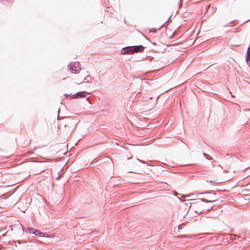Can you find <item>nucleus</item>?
<instances>
[{"label": "nucleus", "instance_id": "obj_1", "mask_svg": "<svg viewBox=\"0 0 250 250\" xmlns=\"http://www.w3.org/2000/svg\"><path fill=\"white\" fill-rule=\"evenodd\" d=\"M214 168L206 179L208 182L213 184H218L226 182L228 178L225 176L224 173H228L229 171H222V167L220 165L216 166Z\"/></svg>", "mask_w": 250, "mask_h": 250}, {"label": "nucleus", "instance_id": "obj_2", "mask_svg": "<svg viewBox=\"0 0 250 250\" xmlns=\"http://www.w3.org/2000/svg\"><path fill=\"white\" fill-rule=\"evenodd\" d=\"M69 67L72 73H73L76 74L79 73V71L81 70L80 64L77 62L71 63Z\"/></svg>", "mask_w": 250, "mask_h": 250}, {"label": "nucleus", "instance_id": "obj_3", "mask_svg": "<svg viewBox=\"0 0 250 250\" xmlns=\"http://www.w3.org/2000/svg\"><path fill=\"white\" fill-rule=\"evenodd\" d=\"M73 125V122L72 121V124H71L70 121L68 119L64 120L62 123V125H64V127H67L68 128V132L71 131V127H72Z\"/></svg>", "mask_w": 250, "mask_h": 250}, {"label": "nucleus", "instance_id": "obj_4", "mask_svg": "<svg viewBox=\"0 0 250 250\" xmlns=\"http://www.w3.org/2000/svg\"><path fill=\"white\" fill-rule=\"evenodd\" d=\"M133 52H142L144 51V47L142 45L131 46Z\"/></svg>", "mask_w": 250, "mask_h": 250}, {"label": "nucleus", "instance_id": "obj_5", "mask_svg": "<svg viewBox=\"0 0 250 250\" xmlns=\"http://www.w3.org/2000/svg\"><path fill=\"white\" fill-rule=\"evenodd\" d=\"M131 46H128L127 47H125L124 49V54H131L133 53V51L132 50V48H131Z\"/></svg>", "mask_w": 250, "mask_h": 250}, {"label": "nucleus", "instance_id": "obj_6", "mask_svg": "<svg viewBox=\"0 0 250 250\" xmlns=\"http://www.w3.org/2000/svg\"><path fill=\"white\" fill-rule=\"evenodd\" d=\"M31 232L35 233L36 235H40L41 236H43L42 232H40L39 231L35 230L34 229H31Z\"/></svg>", "mask_w": 250, "mask_h": 250}, {"label": "nucleus", "instance_id": "obj_7", "mask_svg": "<svg viewBox=\"0 0 250 250\" xmlns=\"http://www.w3.org/2000/svg\"><path fill=\"white\" fill-rule=\"evenodd\" d=\"M78 97L83 98L85 97V93L84 92H78L77 93V95L75 96V97L77 98Z\"/></svg>", "mask_w": 250, "mask_h": 250}, {"label": "nucleus", "instance_id": "obj_8", "mask_svg": "<svg viewBox=\"0 0 250 250\" xmlns=\"http://www.w3.org/2000/svg\"><path fill=\"white\" fill-rule=\"evenodd\" d=\"M246 59V61L248 62V63H249V65H250V56H249V54L248 52H247V55Z\"/></svg>", "mask_w": 250, "mask_h": 250}, {"label": "nucleus", "instance_id": "obj_9", "mask_svg": "<svg viewBox=\"0 0 250 250\" xmlns=\"http://www.w3.org/2000/svg\"><path fill=\"white\" fill-rule=\"evenodd\" d=\"M45 170L44 169H42V170H40V171H36V174H40L41 173H42V172L44 171Z\"/></svg>", "mask_w": 250, "mask_h": 250}, {"label": "nucleus", "instance_id": "obj_10", "mask_svg": "<svg viewBox=\"0 0 250 250\" xmlns=\"http://www.w3.org/2000/svg\"><path fill=\"white\" fill-rule=\"evenodd\" d=\"M216 201V199L214 198H210L209 200H208V202H214Z\"/></svg>", "mask_w": 250, "mask_h": 250}, {"label": "nucleus", "instance_id": "obj_11", "mask_svg": "<svg viewBox=\"0 0 250 250\" xmlns=\"http://www.w3.org/2000/svg\"><path fill=\"white\" fill-rule=\"evenodd\" d=\"M65 96L66 97H67V95L66 94H65Z\"/></svg>", "mask_w": 250, "mask_h": 250}, {"label": "nucleus", "instance_id": "obj_12", "mask_svg": "<svg viewBox=\"0 0 250 250\" xmlns=\"http://www.w3.org/2000/svg\"><path fill=\"white\" fill-rule=\"evenodd\" d=\"M181 229V228H180V226H179V227H178V229Z\"/></svg>", "mask_w": 250, "mask_h": 250}]
</instances>
